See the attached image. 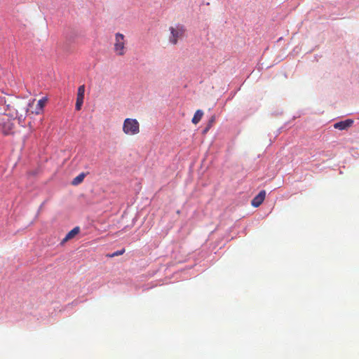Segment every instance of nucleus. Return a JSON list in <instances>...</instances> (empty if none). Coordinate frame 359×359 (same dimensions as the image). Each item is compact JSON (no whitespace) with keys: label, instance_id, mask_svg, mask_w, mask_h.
I'll return each instance as SVG.
<instances>
[{"label":"nucleus","instance_id":"423d86ee","mask_svg":"<svg viewBox=\"0 0 359 359\" xmlns=\"http://www.w3.org/2000/svg\"><path fill=\"white\" fill-rule=\"evenodd\" d=\"M266 196V191L262 190L252 200L251 204L253 207H259L264 201Z\"/></svg>","mask_w":359,"mask_h":359},{"label":"nucleus","instance_id":"9d476101","mask_svg":"<svg viewBox=\"0 0 359 359\" xmlns=\"http://www.w3.org/2000/svg\"><path fill=\"white\" fill-rule=\"evenodd\" d=\"M85 177H86L85 173L82 172V173L79 174L78 176H76L75 178H74L72 184L73 185H78V184H81L83 181Z\"/></svg>","mask_w":359,"mask_h":359},{"label":"nucleus","instance_id":"1a4fd4ad","mask_svg":"<svg viewBox=\"0 0 359 359\" xmlns=\"http://www.w3.org/2000/svg\"><path fill=\"white\" fill-rule=\"evenodd\" d=\"M203 116V111L201 109H198L195 112L194 116L192 118V120H191L192 123L194 124H197L201 120Z\"/></svg>","mask_w":359,"mask_h":359},{"label":"nucleus","instance_id":"f257e3e1","mask_svg":"<svg viewBox=\"0 0 359 359\" xmlns=\"http://www.w3.org/2000/svg\"><path fill=\"white\" fill-rule=\"evenodd\" d=\"M29 106L30 104L18 98L13 99L8 103L6 102L5 112L0 116V128L4 135L13 133L15 119H18L19 123L24 122Z\"/></svg>","mask_w":359,"mask_h":359},{"label":"nucleus","instance_id":"f8f14e48","mask_svg":"<svg viewBox=\"0 0 359 359\" xmlns=\"http://www.w3.org/2000/svg\"><path fill=\"white\" fill-rule=\"evenodd\" d=\"M215 121V116H212L208 126L204 129L203 133H206L209 129L212 127V123Z\"/></svg>","mask_w":359,"mask_h":359},{"label":"nucleus","instance_id":"20e7f679","mask_svg":"<svg viewBox=\"0 0 359 359\" xmlns=\"http://www.w3.org/2000/svg\"><path fill=\"white\" fill-rule=\"evenodd\" d=\"M169 29L170 31L169 41L172 44L175 45L178 40L184 36L185 29L183 25H177L175 27H170Z\"/></svg>","mask_w":359,"mask_h":359},{"label":"nucleus","instance_id":"9b49d317","mask_svg":"<svg viewBox=\"0 0 359 359\" xmlns=\"http://www.w3.org/2000/svg\"><path fill=\"white\" fill-rule=\"evenodd\" d=\"M47 102V98L43 97L42 99L39 100L37 103V107L39 110H42L43 107L45 106L46 103Z\"/></svg>","mask_w":359,"mask_h":359},{"label":"nucleus","instance_id":"6e6552de","mask_svg":"<svg viewBox=\"0 0 359 359\" xmlns=\"http://www.w3.org/2000/svg\"><path fill=\"white\" fill-rule=\"evenodd\" d=\"M80 232V228L79 226L74 227L63 238L62 241V243H65V242L72 239L75 236H76Z\"/></svg>","mask_w":359,"mask_h":359},{"label":"nucleus","instance_id":"7ed1b4c3","mask_svg":"<svg viewBox=\"0 0 359 359\" xmlns=\"http://www.w3.org/2000/svg\"><path fill=\"white\" fill-rule=\"evenodd\" d=\"M114 50L118 56H123L126 53V41L125 36L121 33L115 34V41L114 43Z\"/></svg>","mask_w":359,"mask_h":359},{"label":"nucleus","instance_id":"39448f33","mask_svg":"<svg viewBox=\"0 0 359 359\" xmlns=\"http://www.w3.org/2000/svg\"><path fill=\"white\" fill-rule=\"evenodd\" d=\"M84 93H85V86L81 85L79 87L77 91L76 101L75 108L77 111H79L81 109V107L83 104L84 100Z\"/></svg>","mask_w":359,"mask_h":359},{"label":"nucleus","instance_id":"ddd939ff","mask_svg":"<svg viewBox=\"0 0 359 359\" xmlns=\"http://www.w3.org/2000/svg\"><path fill=\"white\" fill-rule=\"evenodd\" d=\"M124 252H125V249H122L121 250H118V251L114 252V253L110 255L109 257H114L119 256V255H123L124 253Z\"/></svg>","mask_w":359,"mask_h":359},{"label":"nucleus","instance_id":"0eeeda50","mask_svg":"<svg viewBox=\"0 0 359 359\" xmlns=\"http://www.w3.org/2000/svg\"><path fill=\"white\" fill-rule=\"evenodd\" d=\"M353 123L352 119H346L345 121H339L334 124V128L339 130H346L350 128Z\"/></svg>","mask_w":359,"mask_h":359},{"label":"nucleus","instance_id":"f03ea898","mask_svg":"<svg viewBox=\"0 0 359 359\" xmlns=\"http://www.w3.org/2000/svg\"><path fill=\"white\" fill-rule=\"evenodd\" d=\"M123 131L126 135H135L140 133V123L135 118H127L123 124Z\"/></svg>","mask_w":359,"mask_h":359}]
</instances>
